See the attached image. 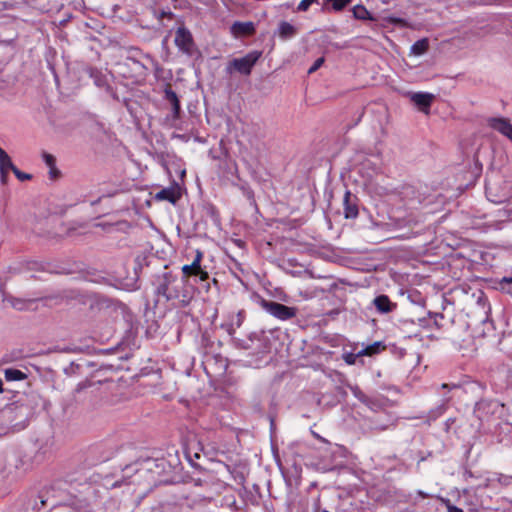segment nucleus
I'll use <instances>...</instances> for the list:
<instances>
[{"label": "nucleus", "mask_w": 512, "mask_h": 512, "mask_svg": "<svg viewBox=\"0 0 512 512\" xmlns=\"http://www.w3.org/2000/svg\"><path fill=\"white\" fill-rule=\"evenodd\" d=\"M165 99L172 105L173 118L178 119L180 116L181 105L177 94L170 88L165 89Z\"/></svg>", "instance_id": "nucleus-13"}, {"label": "nucleus", "mask_w": 512, "mask_h": 512, "mask_svg": "<svg viewBox=\"0 0 512 512\" xmlns=\"http://www.w3.org/2000/svg\"><path fill=\"white\" fill-rule=\"evenodd\" d=\"M42 157L48 167H52V166L56 165V159L53 155L44 152Z\"/></svg>", "instance_id": "nucleus-23"}, {"label": "nucleus", "mask_w": 512, "mask_h": 512, "mask_svg": "<svg viewBox=\"0 0 512 512\" xmlns=\"http://www.w3.org/2000/svg\"><path fill=\"white\" fill-rule=\"evenodd\" d=\"M373 303L380 313H390L396 308V303H393L387 295H379L374 300Z\"/></svg>", "instance_id": "nucleus-11"}, {"label": "nucleus", "mask_w": 512, "mask_h": 512, "mask_svg": "<svg viewBox=\"0 0 512 512\" xmlns=\"http://www.w3.org/2000/svg\"><path fill=\"white\" fill-rule=\"evenodd\" d=\"M4 375L7 381H19L26 378L25 373H23L21 370L14 368L6 369Z\"/></svg>", "instance_id": "nucleus-19"}, {"label": "nucleus", "mask_w": 512, "mask_h": 512, "mask_svg": "<svg viewBox=\"0 0 512 512\" xmlns=\"http://www.w3.org/2000/svg\"><path fill=\"white\" fill-rule=\"evenodd\" d=\"M429 48V42L426 38L417 40L412 46H411V52L415 55H422L424 54Z\"/></svg>", "instance_id": "nucleus-18"}, {"label": "nucleus", "mask_w": 512, "mask_h": 512, "mask_svg": "<svg viewBox=\"0 0 512 512\" xmlns=\"http://www.w3.org/2000/svg\"><path fill=\"white\" fill-rule=\"evenodd\" d=\"M319 0H301V2L298 4L297 9L299 11H307L310 6L314 3H318Z\"/></svg>", "instance_id": "nucleus-22"}, {"label": "nucleus", "mask_w": 512, "mask_h": 512, "mask_svg": "<svg viewBox=\"0 0 512 512\" xmlns=\"http://www.w3.org/2000/svg\"><path fill=\"white\" fill-rule=\"evenodd\" d=\"M261 51H251L247 53L244 57L235 58L230 61L227 65V72L232 73L233 71H237L243 75H250L254 65L261 58Z\"/></svg>", "instance_id": "nucleus-2"}, {"label": "nucleus", "mask_w": 512, "mask_h": 512, "mask_svg": "<svg viewBox=\"0 0 512 512\" xmlns=\"http://www.w3.org/2000/svg\"><path fill=\"white\" fill-rule=\"evenodd\" d=\"M155 199L175 204L180 199V193L175 188H163L156 193Z\"/></svg>", "instance_id": "nucleus-12"}, {"label": "nucleus", "mask_w": 512, "mask_h": 512, "mask_svg": "<svg viewBox=\"0 0 512 512\" xmlns=\"http://www.w3.org/2000/svg\"><path fill=\"white\" fill-rule=\"evenodd\" d=\"M88 386H90V384L88 382H81L79 383L76 388H75V392L76 393H79L80 391H82L83 389L87 388Z\"/></svg>", "instance_id": "nucleus-30"}, {"label": "nucleus", "mask_w": 512, "mask_h": 512, "mask_svg": "<svg viewBox=\"0 0 512 512\" xmlns=\"http://www.w3.org/2000/svg\"><path fill=\"white\" fill-rule=\"evenodd\" d=\"M503 404H500L496 400H488L482 399L478 401L475 405V414L480 420L488 419L490 415L496 413L499 407H502Z\"/></svg>", "instance_id": "nucleus-5"}, {"label": "nucleus", "mask_w": 512, "mask_h": 512, "mask_svg": "<svg viewBox=\"0 0 512 512\" xmlns=\"http://www.w3.org/2000/svg\"><path fill=\"white\" fill-rule=\"evenodd\" d=\"M175 45L178 49L187 54L192 55L194 51V39L191 32L184 26L179 27L175 32Z\"/></svg>", "instance_id": "nucleus-4"}, {"label": "nucleus", "mask_w": 512, "mask_h": 512, "mask_svg": "<svg viewBox=\"0 0 512 512\" xmlns=\"http://www.w3.org/2000/svg\"><path fill=\"white\" fill-rule=\"evenodd\" d=\"M183 278L188 281L190 277H198L200 281H206L209 279L208 272L202 268V265L196 263L183 265L181 268Z\"/></svg>", "instance_id": "nucleus-8"}, {"label": "nucleus", "mask_w": 512, "mask_h": 512, "mask_svg": "<svg viewBox=\"0 0 512 512\" xmlns=\"http://www.w3.org/2000/svg\"><path fill=\"white\" fill-rule=\"evenodd\" d=\"M502 283H507L512 285V276L511 277H504L502 279Z\"/></svg>", "instance_id": "nucleus-34"}, {"label": "nucleus", "mask_w": 512, "mask_h": 512, "mask_svg": "<svg viewBox=\"0 0 512 512\" xmlns=\"http://www.w3.org/2000/svg\"><path fill=\"white\" fill-rule=\"evenodd\" d=\"M444 319V315L441 314V313H436L434 315V325L440 329L442 327V325L439 323V320H443Z\"/></svg>", "instance_id": "nucleus-28"}, {"label": "nucleus", "mask_w": 512, "mask_h": 512, "mask_svg": "<svg viewBox=\"0 0 512 512\" xmlns=\"http://www.w3.org/2000/svg\"><path fill=\"white\" fill-rule=\"evenodd\" d=\"M2 392H3V382H2V380L0 379V393H2Z\"/></svg>", "instance_id": "nucleus-36"}, {"label": "nucleus", "mask_w": 512, "mask_h": 512, "mask_svg": "<svg viewBox=\"0 0 512 512\" xmlns=\"http://www.w3.org/2000/svg\"><path fill=\"white\" fill-rule=\"evenodd\" d=\"M442 502L445 504L447 512H463L461 508H458L457 506H454L449 499H441Z\"/></svg>", "instance_id": "nucleus-24"}, {"label": "nucleus", "mask_w": 512, "mask_h": 512, "mask_svg": "<svg viewBox=\"0 0 512 512\" xmlns=\"http://www.w3.org/2000/svg\"><path fill=\"white\" fill-rule=\"evenodd\" d=\"M411 101L425 113H428L430 106L434 100V95L431 93L417 92L411 95Z\"/></svg>", "instance_id": "nucleus-9"}, {"label": "nucleus", "mask_w": 512, "mask_h": 512, "mask_svg": "<svg viewBox=\"0 0 512 512\" xmlns=\"http://www.w3.org/2000/svg\"><path fill=\"white\" fill-rule=\"evenodd\" d=\"M231 32L234 36H250L255 33V26L253 22H239L236 21L231 26Z\"/></svg>", "instance_id": "nucleus-10"}, {"label": "nucleus", "mask_w": 512, "mask_h": 512, "mask_svg": "<svg viewBox=\"0 0 512 512\" xmlns=\"http://www.w3.org/2000/svg\"><path fill=\"white\" fill-rule=\"evenodd\" d=\"M353 391V394L358 398V399H362L361 396L363 395L362 392L359 390L358 387H356L355 389H352Z\"/></svg>", "instance_id": "nucleus-32"}, {"label": "nucleus", "mask_w": 512, "mask_h": 512, "mask_svg": "<svg viewBox=\"0 0 512 512\" xmlns=\"http://www.w3.org/2000/svg\"><path fill=\"white\" fill-rule=\"evenodd\" d=\"M488 124L512 142V124L509 119L503 117L490 118Z\"/></svg>", "instance_id": "nucleus-7"}, {"label": "nucleus", "mask_w": 512, "mask_h": 512, "mask_svg": "<svg viewBox=\"0 0 512 512\" xmlns=\"http://www.w3.org/2000/svg\"><path fill=\"white\" fill-rule=\"evenodd\" d=\"M50 168V171H49V174H50V178L51 179H55L58 177V175L60 174L59 170L56 168V165L55 166H52V167H49Z\"/></svg>", "instance_id": "nucleus-29"}, {"label": "nucleus", "mask_w": 512, "mask_h": 512, "mask_svg": "<svg viewBox=\"0 0 512 512\" xmlns=\"http://www.w3.org/2000/svg\"><path fill=\"white\" fill-rule=\"evenodd\" d=\"M7 179H8V172L7 171L0 172V180L3 184H6Z\"/></svg>", "instance_id": "nucleus-31"}, {"label": "nucleus", "mask_w": 512, "mask_h": 512, "mask_svg": "<svg viewBox=\"0 0 512 512\" xmlns=\"http://www.w3.org/2000/svg\"><path fill=\"white\" fill-rule=\"evenodd\" d=\"M324 61L325 60L323 57L318 58L313 63V65L308 69V74H312V73L316 72L323 65Z\"/></svg>", "instance_id": "nucleus-25"}, {"label": "nucleus", "mask_w": 512, "mask_h": 512, "mask_svg": "<svg viewBox=\"0 0 512 512\" xmlns=\"http://www.w3.org/2000/svg\"><path fill=\"white\" fill-rule=\"evenodd\" d=\"M203 252L201 250H196L195 257L192 261V263H196L197 265H201L203 260Z\"/></svg>", "instance_id": "nucleus-27"}, {"label": "nucleus", "mask_w": 512, "mask_h": 512, "mask_svg": "<svg viewBox=\"0 0 512 512\" xmlns=\"http://www.w3.org/2000/svg\"><path fill=\"white\" fill-rule=\"evenodd\" d=\"M385 349H386V345L384 342L376 341V342L366 346L362 350H360V355L371 357V356L380 354Z\"/></svg>", "instance_id": "nucleus-14"}, {"label": "nucleus", "mask_w": 512, "mask_h": 512, "mask_svg": "<svg viewBox=\"0 0 512 512\" xmlns=\"http://www.w3.org/2000/svg\"><path fill=\"white\" fill-rule=\"evenodd\" d=\"M323 512H329V511H327V510H324Z\"/></svg>", "instance_id": "nucleus-38"}, {"label": "nucleus", "mask_w": 512, "mask_h": 512, "mask_svg": "<svg viewBox=\"0 0 512 512\" xmlns=\"http://www.w3.org/2000/svg\"><path fill=\"white\" fill-rule=\"evenodd\" d=\"M237 316H238L237 326L239 327L242 323L243 312H239Z\"/></svg>", "instance_id": "nucleus-35"}, {"label": "nucleus", "mask_w": 512, "mask_h": 512, "mask_svg": "<svg viewBox=\"0 0 512 512\" xmlns=\"http://www.w3.org/2000/svg\"><path fill=\"white\" fill-rule=\"evenodd\" d=\"M296 33H297V30L292 24H290L286 21H282L279 24V36L282 39L291 38V37L295 36Z\"/></svg>", "instance_id": "nucleus-15"}, {"label": "nucleus", "mask_w": 512, "mask_h": 512, "mask_svg": "<svg viewBox=\"0 0 512 512\" xmlns=\"http://www.w3.org/2000/svg\"><path fill=\"white\" fill-rule=\"evenodd\" d=\"M359 357H362L360 355V351L358 353H345L343 354V360L348 365H354Z\"/></svg>", "instance_id": "nucleus-21"}, {"label": "nucleus", "mask_w": 512, "mask_h": 512, "mask_svg": "<svg viewBox=\"0 0 512 512\" xmlns=\"http://www.w3.org/2000/svg\"><path fill=\"white\" fill-rule=\"evenodd\" d=\"M13 173L21 181L30 180L32 178L30 174L20 171L17 167L14 169Z\"/></svg>", "instance_id": "nucleus-26"}, {"label": "nucleus", "mask_w": 512, "mask_h": 512, "mask_svg": "<svg viewBox=\"0 0 512 512\" xmlns=\"http://www.w3.org/2000/svg\"><path fill=\"white\" fill-rule=\"evenodd\" d=\"M261 306L265 311L281 321H287L296 317L298 312L296 307H289L284 304L269 300H262Z\"/></svg>", "instance_id": "nucleus-3"}, {"label": "nucleus", "mask_w": 512, "mask_h": 512, "mask_svg": "<svg viewBox=\"0 0 512 512\" xmlns=\"http://www.w3.org/2000/svg\"><path fill=\"white\" fill-rule=\"evenodd\" d=\"M353 391V394L358 398V399H362L361 396L363 395L362 392L359 390L358 387H356L355 389H352Z\"/></svg>", "instance_id": "nucleus-33"}, {"label": "nucleus", "mask_w": 512, "mask_h": 512, "mask_svg": "<svg viewBox=\"0 0 512 512\" xmlns=\"http://www.w3.org/2000/svg\"><path fill=\"white\" fill-rule=\"evenodd\" d=\"M156 293L166 301L177 300L180 307H186L194 297V288L185 278L168 271L157 277Z\"/></svg>", "instance_id": "nucleus-1"}, {"label": "nucleus", "mask_w": 512, "mask_h": 512, "mask_svg": "<svg viewBox=\"0 0 512 512\" xmlns=\"http://www.w3.org/2000/svg\"><path fill=\"white\" fill-rule=\"evenodd\" d=\"M352 2V0H326V3H330L331 4V9L335 12H340L342 10H344L350 3Z\"/></svg>", "instance_id": "nucleus-20"}, {"label": "nucleus", "mask_w": 512, "mask_h": 512, "mask_svg": "<svg viewBox=\"0 0 512 512\" xmlns=\"http://www.w3.org/2000/svg\"><path fill=\"white\" fill-rule=\"evenodd\" d=\"M448 387V384H443L442 385V388H447Z\"/></svg>", "instance_id": "nucleus-37"}, {"label": "nucleus", "mask_w": 512, "mask_h": 512, "mask_svg": "<svg viewBox=\"0 0 512 512\" xmlns=\"http://www.w3.org/2000/svg\"><path fill=\"white\" fill-rule=\"evenodd\" d=\"M352 13L355 19L358 20H372L371 13L367 10L364 5H355L352 8Z\"/></svg>", "instance_id": "nucleus-17"}, {"label": "nucleus", "mask_w": 512, "mask_h": 512, "mask_svg": "<svg viewBox=\"0 0 512 512\" xmlns=\"http://www.w3.org/2000/svg\"><path fill=\"white\" fill-rule=\"evenodd\" d=\"M15 168L10 156L0 147V172L9 170L13 172Z\"/></svg>", "instance_id": "nucleus-16"}, {"label": "nucleus", "mask_w": 512, "mask_h": 512, "mask_svg": "<svg viewBox=\"0 0 512 512\" xmlns=\"http://www.w3.org/2000/svg\"><path fill=\"white\" fill-rule=\"evenodd\" d=\"M344 217L346 219L357 218L358 211V198L353 195L349 190H346L343 198Z\"/></svg>", "instance_id": "nucleus-6"}]
</instances>
